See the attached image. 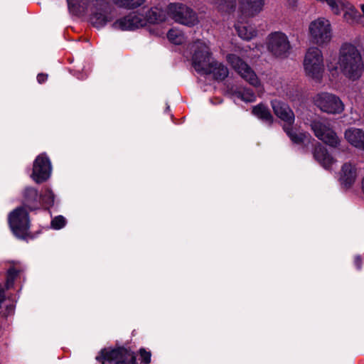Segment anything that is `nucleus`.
<instances>
[{"instance_id": "a878e982", "label": "nucleus", "mask_w": 364, "mask_h": 364, "mask_svg": "<svg viewBox=\"0 0 364 364\" xmlns=\"http://www.w3.org/2000/svg\"><path fill=\"white\" fill-rule=\"evenodd\" d=\"M341 11L344 12L345 20L350 23H353L360 17L358 11L347 0L343 6Z\"/></svg>"}, {"instance_id": "bb28decb", "label": "nucleus", "mask_w": 364, "mask_h": 364, "mask_svg": "<svg viewBox=\"0 0 364 364\" xmlns=\"http://www.w3.org/2000/svg\"><path fill=\"white\" fill-rule=\"evenodd\" d=\"M116 6L124 9H134L144 4L145 0H112Z\"/></svg>"}, {"instance_id": "cd10ccee", "label": "nucleus", "mask_w": 364, "mask_h": 364, "mask_svg": "<svg viewBox=\"0 0 364 364\" xmlns=\"http://www.w3.org/2000/svg\"><path fill=\"white\" fill-rule=\"evenodd\" d=\"M233 95L246 102H252L256 100L255 94L249 88L236 90L234 92Z\"/></svg>"}, {"instance_id": "e433bc0d", "label": "nucleus", "mask_w": 364, "mask_h": 364, "mask_svg": "<svg viewBox=\"0 0 364 364\" xmlns=\"http://www.w3.org/2000/svg\"><path fill=\"white\" fill-rule=\"evenodd\" d=\"M5 301V296H4V289L0 284V309H1V305Z\"/></svg>"}, {"instance_id": "f257e3e1", "label": "nucleus", "mask_w": 364, "mask_h": 364, "mask_svg": "<svg viewBox=\"0 0 364 364\" xmlns=\"http://www.w3.org/2000/svg\"><path fill=\"white\" fill-rule=\"evenodd\" d=\"M328 71L333 75L338 70L348 79L358 80L363 73V61L360 50L351 43H343L338 50V61L327 60Z\"/></svg>"}, {"instance_id": "7c9ffc66", "label": "nucleus", "mask_w": 364, "mask_h": 364, "mask_svg": "<svg viewBox=\"0 0 364 364\" xmlns=\"http://www.w3.org/2000/svg\"><path fill=\"white\" fill-rule=\"evenodd\" d=\"M54 194L49 188H46L43 193L41 195L40 201L47 208L51 207L54 204Z\"/></svg>"}, {"instance_id": "20e7f679", "label": "nucleus", "mask_w": 364, "mask_h": 364, "mask_svg": "<svg viewBox=\"0 0 364 364\" xmlns=\"http://www.w3.org/2000/svg\"><path fill=\"white\" fill-rule=\"evenodd\" d=\"M271 105L275 115L284 122L283 129L293 143L299 144L309 138V134L298 132L292 127L295 116L287 103L279 100H273L271 101Z\"/></svg>"}, {"instance_id": "58836bf2", "label": "nucleus", "mask_w": 364, "mask_h": 364, "mask_svg": "<svg viewBox=\"0 0 364 364\" xmlns=\"http://www.w3.org/2000/svg\"><path fill=\"white\" fill-rule=\"evenodd\" d=\"M362 258L360 256H355L354 259V263L356 267L360 269L361 268Z\"/></svg>"}, {"instance_id": "393cba45", "label": "nucleus", "mask_w": 364, "mask_h": 364, "mask_svg": "<svg viewBox=\"0 0 364 364\" xmlns=\"http://www.w3.org/2000/svg\"><path fill=\"white\" fill-rule=\"evenodd\" d=\"M252 114L268 124H271L273 122V116L268 107L263 104H259L253 107Z\"/></svg>"}, {"instance_id": "412c9836", "label": "nucleus", "mask_w": 364, "mask_h": 364, "mask_svg": "<svg viewBox=\"0 0 364 364\" xmlns=\"http://www.w3.org/2000/svg\"><path fill=\"white\" fill-rule=\"evenodd\" d=\"M314 156L325 168H329L335 161L326 148L321 144L315 146Z\"/></svg>"}, {"instance_id": "4468645a", "label": "nucleus", "mask_w": 364, "mask_h": 364, "mask_svg": "<svg viewBox=\"0 0 364 364\" xmlns=\"http://www.w3.org/2000/svg\"><path fill=\"white\" fill-rule=\"evenodd\" d=\"M146 25L144 15L138 11H132L118 18L112 25L114 29L121 31H134Z\"/></svg>"}, {"instance_id": "5701e85b", "label": "nucleus", "mask_w": 364, "mask_h": 364, "mask_svg": "<svg viewBox=\"0 0 364 364\" xmlns=\"http://www.w3.org/2000/svg\"><path fill=\"white\" fill-rule=\"evenodd\" d=\"M357 176L356 168L350 163L343 165L341 179L345 186H350L354 183Z\"/></svg>"}, {"instance_id": "2f4dec72", "label": "nucleus", "mask_w": 364, "mask_h": 364, "mask_svg": "<svg viewBox=\"0 0 364 364\" xmlns=\"http://www.w3.org/2000/svg\"><path fill=\"white\" fill-rule=\"evenodd\" d=\"M346 0H325L333 14L338 15Z\"/></svg>"}, {"instance_id": "c9c22d12", "label": "nucleus", "mask_w": 364, "mask_h": 364, "mask_svg": "<svg viewBox=\"0 0 364 364\" xmlns=\"http://www.w3.org/2000/svg\"><path fill=\"white\" fill-rule=\"evenodd\" d=\"M112 350H107V349H103L101 350V355L100 356H97L96 358V359L99 361H101L102 362V364H103V362L104 360L107 358V357L108 356L109 353L112 351Z\"/></svg>"}, {"instance_id": "1a4fd4ad", "label": "nucleus", "mask_w": 364, "mask_h": 364, "mask_svg": "<svg viewBox=\"0 0 364 364\" xmlns=\"http://www.w3.org/2000/svg\"><path fill=\"white\" fill-rule=\"evenodd\" d=\"M168 14L176 23L193 26L198 23L196 14L181 3H171L167 8Z\"/></svg>"}, {"instance_id": "0eeeda50", "label": "nucleus", "mask_w": 364, "mask_h": 364, "mask_svg": "<svg viewBox=\"0 0 364 364\" xmlns=\"http://www.w3.org/2000/svg\"><path fill=\"white\" fill-rule=\"evenodd\" d=\"M310 41L318 46L328 45L333 37L331 25L328 20L318 18L311 21L309 26Z\"/></svg>"}, {"instance_id": "423d86ee", "label": "nucleus", "mask_w": 364, "mask_h": 364, "mask_svg": "<svg viewBox=\"0 0 364 364\" xmlns=\"http://www.w3.org/2000/svg\"><path fill=\"white\" fill-rule=\"evenodd\" d=\"M189 49L195 70L200 73L202 70L208 69V65L213 60L209 42L197 40L190 45Z\"/></svg>"}, {"instance_id": "39448f33", "label": "nucleus", "mask_w": 364, "mask_h": 364, "mask_svg": "<svg viewBox=\"0 0 364 364\" xmlns=\"http://www.w3.org/2000/svg\"><path fill=\"white\" fill-rule=\"evenodd\" d=\"M303 65L307 77L318 82L321 81L325 66L322 51L318 48L311 47L306 50Z\"/></svg>"}, {"instance_id": "72a5a7b5", "label": "nucleus", "mask_w": 364, "mask_h": 364, "mask_svg": "<svg viewBox=\"0 0 364 364\" xmlns=\"http://www.w3.org/2000/svg\"><path fill=\"white\" fill-rule=\"evenodd\" d=\"M65 224L66 219L62 215L55 217L51 221V227L55 230L63 228Z\"/></svg>"}, {"instance_id": "f03ea898", "label": "nucleus", "mask_w": 364, "mask_h": 364, "mask_svg": "<svg viewBox=\"0 0 364 364\" xmlns=\"http://www.w3.org/2000/svg\"><path fill=\"white\" fill-rule=\"evenodd\" d=\"M69 11L75 16L90 13L91 24L100 28L114 18V8L107 0H67Z\"/></svg>"}, {"instance_id": "c85d7f7f", "label": "nucleus", "mask_w": 364, "mask_h": 364, "mask_svg": "<svg viewBox=\"0 0 364 364\" xmlns=\"http://www.w3.org/2000/svg\"><path fill=\"white\" fill-rule=\"evenodd\" d=\"M213 2L218 4L219 10L225 12L232 11L236 6L235 0H213Z\"/></svg>"}, {"instance_id": "ddd939ff", "label": "nucleus", "mask_w": 364, "mask_h": 364, "mask_svg": "<svg viewBox=\"0 0 364 364\" xmlns=\"http://www.w3.org/2000/svg\"><path fill=\"white\" fill-rule=\"evenodd\" d=\"M311 127L315 136L326 144L334 147L339 144L340 140L328 122L315 120Z\"/></svg>"}, {"instance_id": "4c0bfd02", "label": "nucleus", "mask_w": 364, "mask_h": 364, "mask_svg": "<svg viewBox=\"0 0 364 364\" xmlns=\"http://www.w3.org/2000/svg\"><path fill=\"white\" fill-rule=\"evenodd\" d=\"M48 75L43 73H40L37 75V80L39 83H43L46 81Z\"/></svg>"}, {"instance_id": "f3484780", "label": "nucleus", "mask_w": 364, "mask_h": 364, "mask_svg": "<svg viewBox=\"0 0 364 364\" xmlns=\"http://www.w3.org/2000/svg\"><path fill=\"white\" fill-rule=\"evenodd\" d=\"M264 0H240V10L245 17H254L264 8Z\"/></svg>"}, {"instance_id": "7ed1b4c3", "label": "nucleus", "mask_w": 364, "mask_h": 364, "mask_svg": "<svg viewBox=\"0 0 364 364\" xmlns=\"http://www.w3.org/2000/svg\"><path fill=\"white\" fill-rule=\"evenodd\" d=\"M69 11L75 16L90 13L91 24L100 28L114 18V8L107 0H67Z\"/></svg>"}, {"instance_id": "473e14b6", "label": "nucleus", "mask_w": 364, "mask_h": 364, "mask_svg": "<svg viewBox=\"0 0 364 364\" xmlns=\"http://www.w3.org/2000/svg\"><path fill=\"white\" fill-rule=\"evenodd\" d=\"M19 272H20V270L16 269L14 267H10L8 269L7 274H6V289H9L10 287H11L13 286L14 280L18 275Z\"/></svg>"}, {"instance_id": "c756f323", "label": "nucleus", "mask_w": 364, "mask_h": 364, "mask_svg": "<svg viewBox=\"0 0 364 364\" xmlns=\"http://www.w3.org/2000/svg\"><path fill=\"white\" fill-rule=\"evenodd\" d=\"M168 39L176 45L181 44L184 41L183 34L177 29H170L167 33Z\"/></svg>"}, {"instance_id": "a211bd4d", "label": "nucleus", "mask_w": 364, "mask_h": 364, "mask_svg": "<svg viewBox=\"0 0 364 364\" xmlns=\"http://www.w3.org/2000/svg\"><path fill=\"white\" fill-rule=\"evenodd\" d=\"M344 137L351 146L364 151V131L362 129L348 128L344 132Z\"/></svg>"}, {"instance_id": "f8f14e48", "label": "nucleus", "mask_w": 364, "mask_h": 364, "mask_svg": "<svg viewBox=\"0 0 364 364\" xmlns=\"http://www.w3.org/2000/svg\"><path fill=\"white\" fill-rule=\"evenodd\" d=\"M226 58L242 78L255 87L260 86V81L254 70L240 57L235 54H228Z\"/></svg>"}, {"instance_id": "9d476101", "label": "nucleus", "mask_w": 364, "mask_h": 364, "mask_svg": "<svg viewBox=\"0 0 364 364\" xmlns=\"http://www.w3.org/2000/svg\"><path fill=\"white\" fill-rule=\"evenodd\" d=\"M9 223L14 234L24 238L29 229L28 213L23 207H19L11 212L9 216Z\"/></svg>"}, {"instance_id": "aec40b11", "label": "nucleus", "mask_w": 364, "mask_h": 364, "mask_svg": "<svg viewBox=\"0 0 364 364\" xmlns=\"http://www.w3.org/2000/svg\"><path fill=\"white\" fill-rule=\"evenodd\" d=\"M41 196L38 191L31 187L25 188L23 191V205L31 210L38 209L41 205Z\"/></svg>"}, {"instance_id": "ea45409f", "label": "nucleus", "mask_w": 364, "mask_h": 364, "mask_svg": "<svg viewBox=\"0 0 364 364\" xmlns=\"http://www.w3.org/2000/svg\"><path fill=\"white\" fill-rule=\"evenodd\" d=\"M13 309H14L13 305H6V311H7L6 315H9L11 313H12Z\"/></svg>"}, {"instance_id": "6ab92c4d", "label": "nucleus", "mask_w": 364, "mask_h": 364, "mask_svg": "<svg viewBox=\"0 0 364 364\" xmlns=\"http://www.w3.org/2000/svg\"><path fill=\"white\" fill-rule=\"evenodd\" d=\"M208 69L202 70L200 74H212L214 79L216 80H223L228 77L229 74L228 68L225 66L222 63H220L217 60H213L211 63L208 65Z\"/></svg>"}, {"instance_id": "2eb2a0df", "label": "nucleus", "mask_w": 364, "mask_h": 364, "mask_svg": "<svg viewBox=\"0 0 364 364\" xmlns=\"http://www.w3.org/2000/svg\"><path fill=\"white\" fill-rule=\"evenodd\" d=\"M52 171L51 163L49 158L45 154L38 155L33 162L31 177L38 183L46 181L50 176Z\"/></svg>"}, {"instance_id": "dca6fc26", "label": "nucleus", "mask_w": 364, "mask_h": 364, "mask_svg": "<svg viewBox=\"0 0 364 364\" xmlns=\"http://www.w3.org/2000/svg\"><path fill=\"white\" fill-rule=\"evenodd\" d=\"M103 364H137L134 353L123 348L112 349Z\"/></svg>"}, {"instance_id": "f704fd0d", "label": "nucleus", "mask_w": 364, "mask_h": 364, "mask_svg": "<svg viewBox=\"0 0 364 364\" xmlns=\"http://www.w3.org/2000/svg\"><path fill=\"white\" fill-rule=\"evenodd\" d=\"M139 355H140V358H141V363H143L144 364L150 363L151 356L150 351H146L145 349L141 348L139 350Z\"/></svg>"}, {"instance_id": "b1692460", "label": "nucleus", "mask_w": 364, "mask_h": 364, "mask_svg": "<svg viewBox=\"0 0 364 364\" xmlns=\"http://www.w3.org/2000/svg\"><path fill=\"white\" fill-rule=\"evenodd\" d=\"M235 27L238 36L244 40H251L257 35V30L251 25L238 23L235 24Z\"/></svg>"}, {"instance_id": "6e6552de", "label": "nucleus", "mask_w": 364, "mask_h": 364, "mask_svg": "<svg viewBox=\"0 0 364 364\" xmlns=\"http://www.w3.org/2000/svg\"><path fill=\"white\" fill-rule=\"evenodd\" d=\"M313 102L319 110L330 114H339L345 109V105L341 98L328 92H321L315 95Z\"/></svg>"}, {"instance_id": "9b49d317", "label": "nucleus", "mask_w": 364, "mask_h": 364, "mask_svg": "<svg viewBox=\"0 0 364 364\" xmlns=\"http://www.w3.org/2000/svg\"><path fill=\"white\" fill-rule=\"evenodd\" d=\"M267 49L276 57H287L291 50L287 36L280 31L271 33L267 38Z\"/></svg>"}, {"instance_id": "4be33fe9", "label": "nucleus", "mask_w": 364, "mask_h": 364, "mask_svg": "<svg viewBox=\"0 0 364 364\" xmlns=\"http://www.w3.org/2000/svg\"><path fill=\"white\" fill-rule=\"evenodd\" d=\"M167 13L159 7H154L149 9L144 16L146 23H160L165 21L167 18Z\"/></svg>"}]
</instances>
